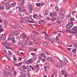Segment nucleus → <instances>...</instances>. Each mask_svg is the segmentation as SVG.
Returning a JSON list of instances; mask_svg holds the SVG:
<instances>
[{
	"label": "nucleus",
	"mask_w": 77,
	"mask_h": 77,
	"mask_svg": "<svg viewBox=\"0 0 77 77\" xmlns=\"http://www.w3.org/2000/svg\"><path fill=\"white\" fill-rule=\"evenodd\" d=\"M2 25L1 24H0V33H2L3 32H4L3 28H2Z\"/></svg>",
	"instance_id": "10"
},
{
	"label": "nucleus",
	"mask_w": 77,
	"mask_h": 77,
	"mask_svg": "<svg viewBox=\"0 0 77 77\" xmlns=\"http://www.w3.org/2000/svg\"><path fill=\"white\" fill-rule=\"evenodd\" d=\"M44 69H45V71H47V66H44Z\"/></svg>",
	"instance_id": "45"
},
{
	"label": "nucleus",
	"mask_w": 77,
	"mask_h": 77,
	"mask_svg": "<svg viewBox=\"0 0 77 77\" xmlns=\"http://www.w3.org/2000/svg\"><path fill=\"white\" fill-rule=\"evenodd\" d=\"M17 75V73L16 72H15V71H14V75Z\"/></svg>",
	"instance_id": "60"
},
{
	"label": "nucleus",
	"mask_w": 77,
	"mask_h": 77,
	"mask_svg": "<svg viewBox=\"0 0 77 77\" xmlns=\"http://www.w3.org/2000/svg\"><path fill=\"white\" fill-rule=\"evenodd\" d=\"M55 9L57 11H59V8L57 6H56L55 7Z\"/></svg>",
	"instance_id": "35"
},
{
	"label": "nucleus",
	"mask_w": 77,
	"mask_h": 77,
	"mask_svg": "<svg viewBox=\"0 0 77 77\" xmlns=\"http://www.w3.org/2000/svg\"><path fill=\"white\" fill-rule=\"evenodd\" d=\"M4 23H5V25L6 26H7V25L8 24V21L6 20H4Z\"/></svg>",
	"instance_id": "26"
},
{
	"label": "nucleus",
	"mask_w": 77,
	"mask_h": 77,
	"mask_svg": "<svg viewBox=\"0 0 77 77\" xmlns=\"http://www.w3.org/2000/svg\"><path fill=\"white\" fill-rule=\"evenodd\" d=\"M60 15H63L64 14V13L65 12V11L63 10L62 8L60 10Z\"/></svg>",
	"instance_id": "7"
},
{
	"label": "nucleus",
	"mask_w": 77,
	"mask_h": 77,
	"mask_svg": "<svg viewBox=\"0 0 77 77\" xmlns=\"http://www.w3.org/2000/svg\"><path fill=\"white\" fill-rule=\"evenodd\" d=\"M28 7L29 9V14H32V11H33V6L30 4H28Z\"/></svg>",
	"instance_id": "2"
},
{
	"label": "nucleus",
	"mask_w": 77,
	"mask_h": 77,
	"mask_svg": "<svg viewBox=\"0 0 77 77\" xmlns=\"http://www.w3.org/2000/svg\"><path fill=\"white\" fill-rule=\"evenodd\" d=\"M11 5L13 7H14L16 5V3L14 2V3H12L11 4Z\"/></svg>",
	"instance_id": "24"
},
{
	"label": "nucleus",
	"mask_w": 77,
	"mask_h": 77,
	"mask_svg": "<svg viewBox=\"0 0 77 77\" xmlns=\"http://www.w3.org/2000/svg\"><path fill=\"white\" fill-rule=\"evenodd\" d=\"M43 44L44 46H45V45H47V43L46 42H43Z\"/></svg>",
	"instance_id": "33"
},
{
	"label": "nucleus",
	"mask_w": 77,
	"mask_h": 77,
	"mask_svg": "<svg viewBox=\"0 0 77 77\" xmlns=\"http://www.w3.org/2000/svg\"><path fill=\"white\" fill-rule=\"evenodd\" d=\"M22 37L23 39H25L26 38V36L24 34H23L22 35Z\"/></svg>",
	"instance_id": "27"
},
{
	"label": "nucleus",
	"mask_w": 77,
	"mask_h": 77,
	"mask_svg": "<svg viewBox=\"0 0 77 77\" xmlns=\"http://www.w3.org/2000/svg\"><path fill=\"white\" fill-rule=\"evenodd\" d=\"M37 58V57L36 56H35L34 57V60H36Z\"/></svg>",
	"instance_id": "51"
},
{
	"label": "nucleus",
	"mask_w": 77,
	"mask_h": 77,
	"mask_svg": "<svg viewBox=\"0 0 77 77\" xmlns=\"http://www.w3.org/2000/svg\"><path fill=\"white\" fill-rule=\"evenodd\" d=\"M48 40L49 41L51 42H53V40L51 38H48Z\"/></svg>",
	"instance_id": "43"
},
{
	"label": "nucleus",
	"mask_w": 77,
	"mask_h": 77,
	"mask_svg": "<svg viewBox=\"0 0 77 77\" xmlns=\"http://www.w3.org/2000/svg\"><path fill=\"white\" fill-rule=\"evenodd\" d=\"M8 0H5L2 3H4V4H6V3H8Z\"/></svg>",
	"instance_id": "19"
},
{
	"label": "nucleus",
	"mask_w": 77,
	"mask_h": 77,
	"mask_svg": "<svg viewBox=\"0 0 77 77\" xmlns=\"http://www.w3.org/2000/svg\"><path fill=\"white\" fill-rule=\"evenodd\" d=\"M8 52L9 53V57H11L12 56V53L10 51H8Z\"/></svg>",
	"instance_id": "12"
},
{
	"label": "nucleus",
	"mask_w": 77,
	"mask_h": 77,
	"mask_svg": "<svg viewBox=\"0 0 77 77\" xmlns=\"http://www.w3.org/2000/svg\"><path fill=\"white\" fill-rule=\"evenodd\" d=\"M29 66L32 70H33L34 69V68H33V67L32 66L30 65Z\"/></svg>",
	"instance_id": "49"
},
{
	"label": "nucleus",
	"mask_w": 77,
	"mask_h": 77,
	"mask_svg": "<svg viewBox=\"0 0 77 77\" xmlns=\"http://www.w3.org/2000/svg\"><path fill=\"white\" fill-rule=\"evenodd\" d=\"M58 65L59 66H62V64L61 63H60V62H59L58 63Z\"/></svg>",
	"instance_id": "32"
},
{
	"label": "nucleus",
	"mask_w": 77,
	"mask_h": 77,
	"mask_svg": "<svg viewBox=\"0 0 77 77\" xmlns=\"http://www.w3.org/2000/svg\"><path fill=\"white\" fill-rule=\"evenodd\" d=\"M61 72L63 73V74H64L65 75V77H67V75H68V73H66V71L65 70L63 69Z\"/></svg>",
	"instance_id": "4"
},
{
	"label": "nucleus",
	"mask_w": 77,
	"mask_h": 77,
	"mask_svg": "<svg viewBox=\"0 0 77 77\" xmlns=\"http://www.w3.org/2000/svg\"><path fill=\"white\" fill-rule=\"evenodd\" d=\"M33 18H35V19H36V18H38V15L36 14H35L33 15Z\"/></svg>",
	"instance_id": "16"
},
{
	"label": "nucleus",
	"mask_w": 77,
	"mask_h": 77,
	"mask_svg": "<svg viewBox=\"0 0 77 77\" xmlns=\"http://www.w3.org/2000/svg\"><path fill=\"white\" fill-rule=\"evenodd\" d=\"M0 38L2 40H5L6 39V36L4 34H2L1 35Z\"/></svg>",
	"instance_id": "6"
},
{
	"label": "nucleus",
	"mask_w": 77,
	"mask_h": 77,
	"mask_svg": "<svg viewBox=\"0 0 77 77\" xmlns=\"http://www.w3.org/2000/svg\"><path fill=\"white\" fill-rule=\"evenodd\" d=\"M25 19L27 21H29V17H25Z\"/></svg>",
	"instance_id": "34"
},
{
	"label": "nucleus",
	"mask_w": 77,
	"mask_h": 77,
	"mask_svg": "<svg viewBox=\"0 0 77 77\" xmlns=\"http://www.w3.org/2000/svg\"><path fill=\"white\" fill-rule=\"evenodd\" d=\"M55 39L56 40H58L59 39V37L57 36H56Z\"/></svg>",
	"instance_id": "64"
},
{
	"label": "nucleus",
	"mask_w": 77,
	"mask_h": 77,
	"mask_svg": "<svg viewBox=\"0 0 77 77\" xmlns=\"http://www.w3.org/2000/svg\"><path fill=\"white\" fill-rule=\"evenodd\" d=\"M61 23L60 22H57V25L58 27H59V26H60L61 25Z\"/></svg>",
	"instance_id": "17"
},
{
	"label": "nucleus",
	"mask_w": 77,
	"mask_h": 77,
	"mask_svg": "<svg viewBox=\"0 0 77 77\" xmlns=\"http://www.w3.org/2000/svg\"><path fill=\"white\" fill-rule=\"evenodd\" d=\"M42 17V16H41V15L39 14L38 16V18H39L40 19Z\"/></svg>",
	"instance_id": "55"
},
{
	"label": "nucleus",
	"mask_w": 77,
	"mask_h": 77,
	"mask_svg": "<svg viewBox=\"0 0 77 77\" xmlns=\"http://www.w3.org/2000/svg\"><path fill=\"white\" fill-rule=\"evenodd\" d=\"M50 15L51 17H54V16L53 13H50Z\"/></svg>",
	"instance_id": "54"
},
{
	"label": "nucleus",
	"mask_w": 77,
	"mask_h": 77,
	"mask_svg": "<svg viewBox=\"0 0 77 77\" xmlns=\"http://www.w3.org/2000/svg\"><path fill=\"white\" fill-rule=\"evenodd\" d=\"M6 68L7 69H8V70H10V67H9V66H6Z\"/></svg>",
	"instance_id": "37"
},
{
	"label": "nucleus",
	"mask_w": 77,
	"mask_h": 77,
	"mask_svg": "<svg viewBox=\"0 0 77 77\" xmlns=\"http://www.w3.org/2000/svg\"><path fill=\"white\" fill-rule=\"evenodd\" d=\"M5 7L6 8V10H9V9L11 8V6H10L9 5H5Z\"/></svg>",
	"instance_id": "8"
},
{
	"label": "nucleus",
	"mask_w": 77,
	"mask_h": 77,
	"mask_svg": "<svg viewBox=\"0 0 77 77\" xmlns=\"http://www.w3.org/2000/svg\"><path fill=\"white\" fill-rule=\"evenodd\" d=\"M36 5L37 6H41V3H36Z\"/></svg>",
	"instance_id": "39"
},
{
	"label": "nucleus",
	"mask_w": 77,
	"mask_h": 77,
	"mask_svg": "<svg viewBox=\"0 0 77 77\" xmlns=\"http://www.w3.org/2000/svg\"><path fill=\"white\" fill-rule=\"evenodd\" d=\"M3 74H5L6 73V71L4 70L3 71Z\"/></svg>",
	"instance_id": "42"
},
{
	"label": "nucleus",
	"mask_w": 77,
	"mask_h": 77,
	"mask_svg": "<svg viewBox=\"0 0 77 77\" xmlns=\"http://www.w3.org/2000/svg\"><path fill=\"white\" fill-rule=\"evenodd\" d=\"M44 53L42 52V53H41V55L42 56H43L44 55Z\"/></svg>",
	"instance_id": "59"
},
{
	"label": "nucleus",
	"mask_w": 77,
	"mask_h": 77,
	"mask_svg": "<svg viewBox=\"0 0 77 77\" xmlns=\"http://www.w3.org/2000/svg\"><path fill=\"white\" fill-rule=\"evenodd\" d=\"M53 14L54 16L57 15V12L56 11H54V12L53 13Z\"/></svg>",
	"instance_id": "30"
},
{
	"label": "nucleus",
	"mask_w": 77,
	"mask_h": 77,
	"mask_svg": "<svg viewBox=\"0 0 77 77\" xmlns=\"http://www.w3.org/2000/svg\"><path fill=\"white\" fill-rule=\"evenodd\" d=\"M25 63L26 64H30L29 63V60H27V61H26L25 62Z\"/></svg>",
	"instance_id": "44"
},
{
	"label": "nucleus",
	"mask_w": 77,
	"mask_h": 77,
	"mask_svg": "<svg viewBox=\"0 0 77 77\" xmlns=\"http://www.w3.org/2000/svg\"><path fill=\"white\" fill-rule=\"evenodd\" d=\"M54 17V16H53ZM52 17V20H55L56 19V17Z\"/></svg>",
	"instance_id": "40"
},
{
	"label": "nucleus",
	"mask_w": 77,
	"mask_h": 77,
	"mask_svg": "<svg viewBox=\"0 0 77 77\" xmlns=\"http://www.w3.org/2000/svg\"><path fill=\"white\" fill-rule=\"evenodd\" d=\"M34 67L35 68H38L39 67V65H36L34 66Z\"/></svg>",
	"instance_id": "41"
},
{
	"label": "nucleus",
	"mask_w": 77,
	"mask_h": 77,
	"mask_svg": "<svg viewBox=\"0 0 77 77\" xmlns=\"http://www.w3.org/2000/svg\"><path fill=\"white\" fill-rule=\"evenodd\" d=\"M40 21H41V23H42V24L44 23L45 22L43 20H42Z\"/></svg>",
	"instance_id": "53"
},
{
	"label": "nucleus",
	"mask_w": 77,
	"mask_h": 77,
	"mask_svg": "<svg viewBox=\"0 0 77 77\" xmlns=\"http://www.w3.org/2000/svg\"><path fill=\"white\" fill-rule=\"evenodd\" d=\"M43 57L44 58H45V59L46 58V56H45V54H44L43 55Z\"/></svg>",
	"instance_id": "61"
},
{
	"label": "nucleus",
	"mask_w": 77,
	"mask_h": 77,
	"mask_svg": "<svg viewBox=\"0 0 77 77\" xmlns=\"http://www.w3.org/2000/svg\"><path fill=\"white\" fill-rule=\"evenodd\" d=\"M47 59L48 60V61H51L53 59L51 57H48Z\"/></svg>",
	"instance_id": "25"
},
{
	"label": "nucleus",
	"mask_w": 77,
	"mask_h": 77,
	"mask_svg": "<svg viewBox=\"0 0 77 77\" xmlns=\"http://www.w3.org/2000/svg\"><path fill=\"white\" fill-rule=\"evenodd\" d=\"M74 47L75 48H76L77 49V45H74Z\"/></svg>",
	"instance_id": "62"
},
{
	"label": "nucleus",
	"mask_w": 77,
	"mask_h": 77,
	"mask_svg": "<svg viewBox=\"0 0 77 77\" xmlns=\"http://www.w3.org/2000/svg\"><path fill=\"white\" fill-rule=\"evenodd\" d=\"M67 17H68V16L66 15H64V16L61 17V18L64 20H66V19L67 18Z\"/></svg>",
	"instance_id": "9"
},
{
	"label": "nucleus",
	"mask_w": 77,
	"mask_h": 77,
	"mask_svg": "<svg viewBox=\"0 0 77 77\" xmlns=\"http://www.w3.org/2000/svg\"><path fill=\"white\" fill-rule=\"evenodd\" d=\"M28 61H29V63H32L33 62V60L32 59H30L28 60Z\"/></svg>",
	"instance_id": "11"
},
{
	"label": "nucleus",
	"mask_w": 77,
	"mask_h": 77,
	"mask_svg": "<svg viewBox=\"0 0 77 77\" xmlns=\"http://www.w3.org/2000/svg\"><path fill=\"white\" fill-rule=\"evenodd\" d=\"M19 11L21 12H24V11H25V9L23 7H19Z\"/></svg>",
	"instance_id": "3"
},
{
	"label": "nucleus",
	"mask_w": 77,
	"mask_h": 77,
	"mask_svg": "<svg viewBox=\"0 0 77 77\" xmlns=\"http://www.w3.org/2000/svg\"><path fill=\"white\" fill-rule=\"evenodd\" d=\"M22 68H23V70H25V69L27 68V67H26V66L25 65H23Z\"/></svg>",
	"instance_id": "20"
},
{
	"label": "nucleus",
	"mask_w": 77,
	"mask_h": 77,
	"mask_svg": "<svg viewBox=\"0 0 77 77\" xmlns=\"http://www.w3.org/2000/svg\"><path fill=\"white\" fill-rule=\"evenodd\" d=\"M61 62L63 64H66L68 63V61L66 59L64 58L63 59V60L61 61Z\"/></svg>",
	"instance_id": "5"
},
{
	"label": "nucleus",
	"mask_w": 77,
	"mask_h": 77,
	"mask_svg": "<svg viewBox=\"0 0 77 77\" xmlns=\"http://www.w3.org/2000/svg\"><path fill=\"white\" fill-rule=\"evenodd\" d=\"M45 54H47V55H49L50 54L49 53H48V52H47L46 51H45Z\"/></svg>",
	"instance_id": "46"
},
{
	"label": "nucleus",
	"mask_w": 77,
	"mask_h": 77,
	"mask_svg": "<svg viewBox=\"0 0 77 77\" xmlns=\"http://www.w3.org/2000/svg\"><path fill=\"white\" fill-rule=\"evenodd\" d=\"M26 75L25 74H22L20 75V77H26Z\"/></svg>",
	"instance_id": "21"
},
{
	"label": "nucleus",
	"mask_w": 77,
	"mask_h": 77,
	"mask_svg": "<svg viewBox=\"0 0 77 77\" xmlns=\"http://www.w3.org/2000/svg\"><path fill=\"white\" fill-rule=\"evenodd\" d=\"M12 41L13 43H15V38L13 37L12 38Z\"/></svg>",
	"instance_id": "28"
},
{
	"label": "nucleus",
	"mask_w": 77,
	"mask_h": 77,
	"mask_svg": "<svg viewBox=\"0 0 77 77\" xmlns=\"http://www.w3.org/2000/svg\"><path fill=\"white\" fill-rule=\"evenodd\" d=\"M31 54L32 56H35V54L34 53H31Z\"/></svg>",
	"instance_id": "58"
},
{
	"label": "nucleus",
	"mask_w": 77,
	"mask_h": 77,
	"mask_svg": "<svg viewBox=\"0 0 77 77\" xmlns=\"http://www.w3.org/2000/svg\"><path fill=\"white\" fill-rule=\"evenodd\" d=\"M29 44H31L32 45H34V44L33 43V42H29Z\"/></svg>",
	"instance_id": "31"
},
{
	"label": "nucleus",
	"mask_w": 77,
	"mask_h": 77,
	"mask_svg": "<svg viewBox=\"0 0 77 77\" xmlns=\"http://www.w3.org/2000/svg\"><path fill=\"white\" fill-rule=\"evenodd\" d=\"M5 9V6H3V7H0V9H2V10H4Z\"/></svg>",
	"instance_id": "38"
},
{
	"label": "nucleus",
	"mask_w": 77,
	"mask_h": 77,
	"mask_svg": "<svg viewBox=\"0 0 77 77\" xmlns=\"http://www.w3.org/2000/svg\"><path fill=\"white\" fill-rule=\"evenodd\" d=\"M13 60H14V61H16L17 60V58L16 57H14L13 58Z\"/></svg>",
	"instance_id": "63"
},
{
	"label": "nucleus",
	"mask_w": 77,
	"mask_h": 77,
	"mask_svg": "<svg viewBox=\"0 0 77 77\" xmlns=\"http://www.w3.org/2000/svg\"><path fill=\"white\" fill-rule=\"evenodd\" d=\"M74 20V18H70L69 20L71 21H73Z\"/></svg>",
	"instance_id": "36"
},
{
	"label": "nucleus",
	"mask_w": 77,
	"mask_h": 77,
	"mask_svg": "<svg viewBox=\"0 0 77 77\" xmlns=\"http://www.w3.org/2000/svg\"><path fill=\"white\" fill-rule=\"evenodd\" d=\"M27 71H28V72L30 71V68H27Z\"/></svg>",
	"instance_id": "57"
},
{
	"label": "nucleus",
	"mask_w": 77,
	"mask_h": 77,
	"mask_svg": "<svg viewBox=\"0 0 77 77\" xmlns=\"http://www.w3.org/2000/svg\"><path fill=\"white\" fill-rule=\"evenodd\" d=\"M14 33H15V35H18L20 34V32L18 31H15L14 32Z\"/></svg>",
	"instance_id": "18"
},
{
	"label": "nucleus",
	"mask_w": 77,
	"mask_h": 77,
	"mask_svg": "<svg viewBox=\"0 0 77 77\" xmlns=\"http://www.w3.org/2000/svg\"><path fill=\"white\" fill-rule=\"evenodd\" d=\"M73 30L76 32L77 31V26H74L73 27Z\"/></svg>",
	"instance_id": "15"
},
{
	"label": "nucleus",
	"mask_w": 77,
	"mask_h": 77,
	"mask_svg": "<svg viewBox=\"0 0 77 77\" xmlns=\"http://www.w3.org/2000/svg\"><path fill=\"white\" fill-rule=\"evenodd\" d=\"M16 26L17 27H19V28H20V29H22L21 26H20V25H16Z\"/></svg>",
	"instance_id": "50"
},
{
	"label": "nucleus",
	"mask_w": 77,
	"mask_h": 77,
	"mask_svg": "<svg viewBox=\"0 0 77 77\" xmlns=\"http://www.w3.org/2000/svg\"><path fill=\"white\" fill-rule=\"evenodd\" d=\"M22 64V63H20L16 64V66H18L19 67L20 66H21V65Z\"/></svg>",
	"instance_id": "23"
},
{
	"label": "nucleus",
	"mask_w": 77,
	"mask_h": 77,
	"mask_svg": "<svg viewBox=\"0 0 77 77\" xmlns=\"http://www.w3.org/2000/svg\"><path fill=\"white\" fill-rule=\"evenodd\" d=\"M18 61H21V58L19 57L18 59Z\"/></svg>",
	"instance_id": "56"
},
{
	"label": "nucleus",
	"mask_w": 77,
	"mask_h": 77,
	"mask_svg": "<svg viewBox=\"0 0 77 77\" xmlns=\"http://www.w3.org/2000/svg\"><path fill=\"white\" fill-rule=\"evenodd\" d=\"M66 31L67 32H69V33H74V32L68 29H66Z\"/></svg>",
	"instance_id": "13"
},
{
	"label": "nucleus",
	"mask_w": 77,
	"mask_h": 77,
	"mask_svg": "<svg viewBox=\"0 0 77 77\" xmlns=\"http://www.w3.org/2000/svg\"><path fill=\"white\" fill-rule=\"evenodd\" d=\"M45 15H48V11L47 10H46L45 12Z\"/></svg>",
	"instance_id": "22"
},
{
	"label": "nucleus",
	"mask_w": 77,
	"mask_h": 77,
	"mask_svg": "<svg viewBox=\"0 0 77 77\" xmlns=\"http://www.w3.org/2000/svg\"><path fill=\"white\" fill-rule=\"evenodd\" d=\"M33 33H35V34H36V35H39V33L36 32V31H34Z\"/></svg>",
	"instance_id": "47"
},
{
	"label": "nucleus",
	"mask_w": 77,
	"mask_h": 77,
	"mask_svg": "<svg viewBox=\"0 0 77 77\" xmlns=\"http://www.w3.org/2000/svg\"><path fill=\"white\" fill-rule=\"evenodd\" d=\"M5 45L6 46H9V44L8 43V41H6L5 42Z\"/></svg>",
	"instance_id": "14"
},
{
	"label": "nucleus",
	"mask_w": 77,
	"mask_h": 77,
	"mask_svg": "<svg viewBox=\"0 0 77 77\" xmlns=\"http://www.w3.org/2000/svg\"><path fill=\"white\" fill-rule=\"evenodd\" d=\"M73 25L74 24L73 23V22H69L68 24L66 25V27L68 29H70L72 27Z\"/></svg>",
	"instance_id": "1"
},
{
	"label": "nucleus",
	"mask_w": 77,
	"mask_h": 77,
	"mask_svg": "<svg viewBox=\"0 0 77 77\" xmlns=\"http://www.w3.org/2000/svg\"><path fill=\"white\" fill-rule=\"evenodd\" d=\"M72 52H73V53H75V52H76V49H73L72 50Z\"/></svg>",
	"instance_id": "29"
},
{
	"label": "nucleus",
	"mask_w": 77,
	"mask_h": 77,
	"mask_svg": "<svg viewBox=\"0 0 77 77\" xmlns=\"http://www.w3.org/2000/svg\"><path fill=\"white\" fill-rule=\"evenodd\" d=\"M45 35V36L46 37V38H48V37H49L48 35L47 34V33Z\"/></svg>",
	"instance_id": "52"
},
{
	"label": "nucleus",
	"mask_w": 77,
	"mask_h": 77,
	"mask_svg": "<svg viewBox=\"0 0 77 77\" xmlns=\"http://www.w3.org/2000/svg\"><path fill=\"white\" fill-rule=\"evenodd\" d=\"M38 59L40 60H42V58H41V57H38Z\"/></svg>",
	"instance_id": "48"
}]
</instances>
